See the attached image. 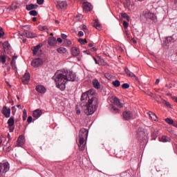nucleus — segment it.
<instances>
[{
  "label": "nucleus",
  "mask_w": 177,
  "mask_h": 177,
  "mask_svg": "<svg viewBox=\"0 0 177 177\" xmlns=\"http://www.w3.org/2000/svg\"><path fill=\"white\" fill-rule=\"evenodd\" d=\"M76 80L75 74L71 71H68L67 68H62L56 72L54 76V80L56 83V87L63 91L66 88V82H74Z\"/></svg>",
  "instance_id": "f257e3e1"
},
{
  "label": "nucleus",
  "mask_w": 177,
  "mask_h": 177,
  "mask_svg": "<svg viewBox=\"0 0 177 177\" xmlns=\"http://www.w3.org/2000/svg\"><path fill=\"white\" fill-rule=\"evenodd\" d=\"M80 100L82 103L86 104V106H84L86 108L84 113L86 115H91L97 109L98 99L91 95L89 91L82 93Z\"/></svg>",
  "instance_id": "f03ea898"
},
{
  "label": "nucleus",
  "mask_w": 177,
  "mask_h": 177,
  "mask_svg": "<svg viewBox=\"0 0 177 177\" xmlns=\"http://www.w3.org/2000/svg\"><path fill=\"white\" fill-rule=\"evenodd\" d=\"M88 130L86 129L85 128H82L80 129V134L78 136V142H77V145H78V148L80 149V151H83L84 150H85V140L87 139L88 137Z\"/></svg>",
  "instance_id": "7ed1b4c3"
},
{
  "label": "nucleus",
  "mask_w": 177,
  "mask_h": 177,
  "mask_svg": "<svg viewBox=\"0 0 177 177\" xmlns=\"http://www.w3.org/2000/svg\"><path fill=\"white\" fill-rule=\"evenodd\" d=\"M122 118L124 121H129L133 119V113L129 110H126L122 112Z\"/></svg>",
  "instance_id": "20e7f679"
},
{
  "label": "nucleus",
  "mask_w": 177,
  "mask_h": 177,
  "mask_svg": "<svg viewBox=\"0 0 177 177\" xmlns=\"http://www.w3.org/2000/svg\"><path fill=\"white\" fill-rule=\"evenodd\" d=\"M9 171V164L8 163H0V176H3V175Z\"/></svg>",
  "instance_id": "39448f33"
},
{
  "label": "nucleus",
  "mask_w": 177,
  "mask_h": 177,
  "mask_svg": "<svg viewBox=\"0 0 177 177\" xmlns=\"http://www.w3.org/2000/svg\"><path fill=\"white\" fill-rule=\"evenodd\" d=\"M143 16H145L146 19H149V20H156L157 19L156 15H154V13L151 12L149 10H145L143 12Z\"/></svg>",
  "instance_id": "423d86ee"
},
{
  "label": "nucleus",
  "mask_w": 177,
  "mask_h": 177,
  "mask_svg": "<svg viewBox=\"0 0 177 177\" xmlns=\"http://www.w3.org/2000/svg\"><path fill=\"white\" fill-rule=\"evenodd\" d=\"M7 123L9 126L10 133H13V131H15V118L13 117L10 118V119L8 120Z\"/></svg>",
  "instance_id": "0eeeda50"
},
{
  "label": "nucleus",
  "mask_w": 177,
  "mask_h": 177,
  "mask_svg": "<svg viewBox=\"0 0 177 177\" xmlns=\"http://www.w3.org/2000/svg\"><path fill=\"white\" fill-rule=\"evenodd\" d=\"M44 64V61L41 59V58H37L32 61L31 66L32 67H39Z\"/></svg>",
  "instance_id": "6e6552de"
},
{
  "label": "nucleus",
  "mask_w": 177,
  "mask_h": 177,
  "mask_svg": "<svg viewBox=\"0 0 177 177\" xmlns=\"http://www.w3.org/2000/svg\"><path fill=\"white\" fill-rule=\"evenodd\" d=\"M56 6L57 9H66L67 8V1H57Z\"/></svg>",
  "instance_id": "1a4fd4ad"
},
{
  "label": "nucleus",
  "mask_w": 177,
  "mask_h": 177,
  "mask_svg": "<svg viewBox=\"0 0 177 177\" xmlns=\"http://www.w3.org/2000/svg\"><path fill=\"white\" fill-rule=\"evenodd\" d=\"M136 136H137L138 140H142L145 138L144 129L142 128L138 129Z\"/></svg>",
  "instance_id": "9d476101"
},
{
  "label": "nucleus",
  "mask_w": 177,
  "mask_h": 177,
  "mask_svg": "<svg viewBox=\"0 0 177 177\" xmlns=\"http://www.w3.org/2000/svg\"><path fill=\"white\" fill-rule=\"evenodd\" d=\"M29 81H30V73L27 72L25 73V75H24V76H22L21 82H22V84H28Z\"/></svg>",
  "instance_id": "9b49d317"
},
{
  "label": "nucleus",
  "mask_w": 177,
  "mask_h": 177,
  "mask_svg": "<svg viewBox=\"0 0 177 177\" xmlns=\"http://www.w3.org/2000/svg\"><path fill=\"white\" fill-rule=\"evenodd\" d=\"M2 112L6 118H9L10 117L11 109L7 108V106H3Z\"/></svg>",
  "instance_id": "f8f14e48"
},
{
  "label": "nucleus",
  "mask_w": 177,
  "mask_h": 177,
  "mask_svg": "<svg viewBox=\"0 0 177 177\" xmlns=\"http://www.w3.org/2000/svg\"><path fill=\"white\" fill-rule=\"evenodd\" d=\"M83 9L86 12H91V10H92L91 5L89 3V2L83 3Z\"/></svg>",
  "instance_id": "ddd939ff"
},
{
  "label": "nucleus",
  "mask_w": 177,
  "mask_h": 177,
  "mask_svg": "<svg viewBox=\"0 0 177 177\" xmlns=\"http://www.w3.org/2000/svg\"><path fill=\"white\" fill-rule=\"evenodd\" d=\"M36 91H37L40 94H44L46 93V88L44 86L39 85L36 86Z\"/></svg>",
  "instance_id": "4468645a"
},
{
  "label": "nucleus",
  "mask_w": 177,
  "mask_h": 177,
  "mask_svg": "<svg viewBox=\"0 0 177 177\" xmlns=\"http://www.w3.org/2000/svg\"><path fill=\"white\" fill-rule=\"evenodd\" d=\"M56 38L55 37H49L48 39V44L50 45V46H55V44H56Z\"/></svg>",
  "instance_id": "2eb2a0df"
},
{
  "label": "nucleus",
  "mask_w": 177,
  "mask_h": 177,
  "mask_svg": "<svg viewBox=\"0 0 177 177\" xmlns=\"http://www.w3.org/2000/svg\"><path fill=\"white\" fill-rule=\"evenodd\" d=\"M37 8H38V5L37 4L30 3V4L26 5V10H32L34 9H37Z\"/></svg>",
  "instance_id": "dca6fc26"
},
{
  "label": "nucleus",
  "mask_w": 177,
  "mask_h": 177,
  "mask_svg": "<svg viewBox=\"0 0 177 177\" xmlns=\"http://www.w3.org/2000/svg\"><path fill=\"white\" fill-rule=\"evenodd\" d=\"M33 118H40L41 115V111L39 109H36L33 111Z\"/></svg>",
  "instance_id": "f3484780"
},
{
  "label": "nucleus",
  "mask_w": 177,
  "mask_h": 177,
  "mask_svg": "<svg viewBox=\"0 0 177 177\" xmlns=\"http://www.w3.org/2000/svg\"><path fill=\"white\" fill-rule=\"evenodd\" d=\"M124 73H126L127 75H128V77H136V79L137 78L136 75H134V73L131 71H129V69H128L127 68H124Z\"/></svg>",
  "instance_id": "a211bd4d"
},
{
  "label": "nucleus",
  "mask_w": 177,
  "mask_h": 177,
  "mask_svg": "<svg viewBox=\"0 0 177 177\" xmlns=\"http://www.w3.org/2000/svg\"><path fill=\"white\" fill-rule=\"evenodd\" d=\"M113 103H114V104L118 106V107H120V109L122 108V104L120 103V99H118V97H114V98H113Z\"/></svg>",
  "instance_id": "6ab92c4d"
},
{
  "label": "nucleus",
  "mask_w": 177,
  "mask_h": 177,
  "mask_svg": "<svg viewBox=\"0 0 177 177\" xmlns=\"http://www.w3.org/2000/svg\"><path fill=\"white\" fill-rule=\"evenodd\" d=\"M71 53L73 56H78V55H80V48H77L76 47H73L71 49Z\"/></svg>",
  "instance_id": "aec40b11"
},
{
  "label": "nucleus",
  "mask_w": 177,
  "mask_h": 177,
  "mask_svg": "<svg viewBox=\"0 0 177 177\" xmlns=\"http://www.w3.org/2000/svg\"><path fill=\"white\" fill-rule=\"evenodd\" d=\"M17 146L18 147H21L24 145V136H19L17 139Z\"/></svg>",
  "instance_id": "412c9836"
},
{
  "label": "nucleus",
  "mask_w": 177,
  "mask_h": 177,
  "mask_svg": "<svg viewBox=\"0 0 177 177\" xmlns=\"http://www.w3.org/2000/svg\"><path fill=\"white\" fill-rule=\"evenodd\" d=\"M93 27H95V28H96L97 30H100V28H102V25L99 23V20H94Z\"/></svg>",
  "instance_id": "4be33fe9"
},
{
  "label": "nucleus",
  "mask_w": 177,
  "mask_h": 177,
  "mask_svg": "<svg viewBox=\"0 0 177 177\" xmlns=\"http://www.w3.org/2000/svg\"><path fill=\"white\" fill-rule=\"evenodd\" d=\"M92 84L93 85V87L95 88V89H100V84L97 80H93L92 82Z\"/></svg>",
  "instance_id": "5701e85b"
},
{
  "label": "nucleus",
  "mask_w": 177,
  "mask_h": 177,
  "mask_svg": "<svg viewBox=\"0 0 177 177\" xmlns=\"http://www.w3.org/2000/svg\"><path fill=\"white\" fill-rule=\"evenodd\" d=\"M170 140V138L166 136H162V138H160V141L164 143L169 142Z\"/></svg>",
  "instance_id": "b1692460"
},
{
  "label": "nucleus",
  "mask_w": 177,
  "mask_h": 177,
  "mask_svg": "<svg viewBox=\"0 0 177 177\" xmlns=\"http://www.w3.org/2000/svg\"><path fill=\"white\" fill-rule=\"evenodd\" d=\"M41 46H42L41 44H39L33 47V49H32L33 55H37V53H38V50H39V48H41Z\"/></svg>",
  "instance_id": "393cba45"
},
{
  "label": "nucleus",
  "mask_w": 177,
  "mask_h": 177,
  "mask_svg": "<svg viewBox=\"0 0 177 177\" xmlns=\"http://www.w3.org/2000/svg\"><path fill=\"white\" fill-rule=\"evenodd\" d=\"M17 59V55L15 54L12 56V59L11 61V66L12 67H16V60Z\"/></svg>",
  "instance_id": "a878e982"
},
{
  "label": "nucleus",
  "mask_w": 177,
  "mask_h": 177,
  "mask_svg": "<svg viewBox=\"0 0 177 177\" xmlns=\"http://www.w3.org/2000/svg\"><path fill=\"white\" fill-rule=\"evenodd\" d=\"M149 116H150L151 120H153V121H158V117L153 112H149Z\"/></svg>",
  "instance_id": "bb28decb"
},
{
  "label": "nucleus",
  "mask_w": 177,
  "mask_h": 177,
  "mask_svg": "<svg viewBox=\"0 0 177 177\" xmlns=\"http://www.w3.org/2000/svg\"><path fill=\"white\" fill-rule=\"evenodd\" d=\"M57 51L58 52V53H60L62 55L67 52V48L64 47H59L57 49Z\"/></svg>",
  "instance_id": "cd10ccee"
},
{
  "label": "nucleus",
  "mask_w": 177,
  "mask_h": 177,
  "mask_svg": "<svg viewBox=\"0 0 177 177\" xmlns=\"http://www.w3.org/2000/svg\"><path fill=\"white\" fill-rule=\"evenodd\" d=\"M25 34L27 38H35L36 37L35 33L34 32H26Z\"/></svg>",
  "instance_id": "c85d7f7f"
},
{
  "label": "nucleus",
  "mask_w": 177,
  "mask_h": 177,
  "mask_svg": "<svg viewBox=\"0 0 177 177\" xmlns=\"http://www.w3.org/2000/svg\"><path fill=\"white\" fill-rule=\"evenodd\" d=\"M3 48L4 50H8V49L10 48V44H9L8 41H5L3 44Z\"/></svg>",
  "instance_id": "c756f323"
},
{
  "label": "nucleus",
  "mask_w": 177,
  "mask_h": 177,
  "mask_svg": "<svg viewBox=\"0 0 177 177\" xmlns=\"http://www.w3.org/2000/svg\"><path fill=\"white\" fill-rule=\"evenodd\" d=\"M27 120V110L24 109L22 111V120L26 121Z\"/></svg>",
  "instance_id": "7c9ffc66"
},
{
  "label": "nucleus",
  "mask_w": 177,
  "mask_h": 177,
  "mask_svg": "<svg viewBox=\"0 0 177 177\" xmlns=\"http://www.w3.org/2000/svg\"><path fill=\"white\" fill-rule=\"evenodd\" d=\"M112 85H113V86H115V88H118L120 86V82L119 80H115L112 82Z\"/></svg>",
  "instance_id": "2f4dec72"
},
{
  "label": "nucleus",
  "mask_w": 177,
  "mask_h": 177,
  "mask_svg": "<svg viewBox=\"0 0 177 177\" xmlns=\"http://www.w3.org/2000/svg\"><path fill=\"white\" fill-rule=\"evenodd\" d=\"M39 30L40 31H46V32H48V26H39Z\"/></svg>",
  "instance_id": "473e14b6"
},
{
  "label": "nucleus",
  "mask_w": 177,
  "mask_h": 177,
  "mask_svg": "<svg viewBox=\"0 0 177 177\" xmlns=\"http://www.w3.org/2000/svg\"><path fill=\"white\" fill-rule=\"evenodd\" d=\"M19 7H17V3H13L10 7V10H16Z\"/></svg>",
  "instance_id": "72a5a7b5"
},
{
  "label": "nucleus",
  "mask_w": 177,
  "mask_h": 177,
  "mask_svg": "<svg viewBox=\"0 0 177 177\" xmlns=\"http://www.w3.org/2000/svg\"><path fill=\"white\" fill-rule=\"evenodd\" d=\"M29 15H30V16H37L38 15V12L35 10H32L29 12Z\"/></svg>",
  "instance_id": "f704fd0d"
},
{
  "label": "nucleus",
  "mask_w": 177,
  "mask_h": 177,
  "mask_svg": "<svg viewBox=\"0 0 177 177\" xmlns=\"http://www.w3.org/2000/svg\"><path fill=\"white\" fill-rule=\"evenodd\" d=\"M165 42L166 44H169V42H174V39L172 38V37H168L166 38Z\"/></svg>",
  "instance_id": "c9c22d12"
},
{
  "label": "nucleus",
  "mask_w": 177,
  "mask_h": 177,
  "mask_svg": "<svg viewBox=\"0 0 177 177\" xmlns=\"http://www.w3.org/2000/svg\"><path fill=\"white\" fill-rule=\"evenodd\" d=\"M78 42H80V44H81V45H85V44H86L88 41H86V39H78Z\"/></svg>",
  "instance_id": "e433bc0d"
},
{
  "label": "nucleus",
  "mask_w": 177,
  "mask_h": 177,
  "mask_svg": "<svg viewBox=\"0 0 177 177\" xmlns=\"http://www.w3.org/2000/svg\"><path fill=\"white\" fill-rule=\"evenodd\" d=\"M111 110L113 112V113H120V109H117L115 106H112Z\"/></svg>",
  "instance_id": "4c0bfd02"
},
{
  "label": "nucleus",
  "mask_w": 177,
  "mask_h": 177,
  "mask_svg": "<svg viewBox=\"0 0 177 177\" xmlns=\"http://www.w3.org/2000/svg\"><path fill=\"white\" fill-rule=\"evenodd\" d=\"M165 121H166V122L168 123V124H172L174 123V120H172L171 119H170L169 118L165 119Z\"/></svg>",
  "instance_id": "58836bf2"
},
{
  "label": "nucleus",
  "mask_w": 177,
  "mask_h": 177,
  "mask_svg": "<svg viewBox=\"0 0 177 177\" xmlns=\"http://www.w3.org/2000/svg\"><path fill=\"white\" fill-rule=\"evenodd\" d=\"M122 17H123V19H127V20H128V21H129V16H128V14L127 13H122L121 15Z\"/></svg>",
  "instance_id": "ea45409f"
},
{
  "label": "nucleus",
  "mask_w": 177,
  "mask_h": 177,
  "mask_svg": "<svg viewBox=\"0 0 177 177\" xmlns=\"http://www.w3.org/2000/svg\"><path fill=\"white\" fill-rule=\"evenodd\" d=\"M100 64L101 66H107V63H106V62H104V59H101L100 60Z\"/></svg>",
  "instance_id": "a19ab883"
},
{
  "label": "nucleus",
  "mask_w": 177,
  "mask_h": 177,
  "mask_svg": "<svg viewBox=\"0 0 177 177\" xmlns=\"http://www.w3.org/2000/svg\"><path fill=\"white\" fill-rule=\"evenodd\" d=\"M122 89H128L129 88V84H122Z\"/></svg>",
  "instance_id": "79ce46f5"
},
{
  "label": "nucleus",
  "mask_w": 177,
  "mask_h": 177,
  "mask_svg": "<svg viewBox=\"0 0 177 177\" xmlns=\"http://www.w3.org/2000/svg\"><path fill=\"white\" fill-rule=\"evenodd\" d=\"M64 44H65V45H67L68 46H70V45L72 44V42L70 40L66 39L64 41Z\"/></svg>",
  "instance_id": "37998d69"
},
{
  "label": "nucleus",
  "mask_w": 177,
  "mask_h": 177,
  "mask_svg": "<svg viewBox=\"0 0 177 177\" xmlns=\"http://www.w3.org/2000/svg\"><path fill=\"white\" fill-rule=\"evenodd\" d=\"M129 26V24H128V22H127L126 21H123V27L124 28H128Z\"/></svg>",
  "instance_id": "c03bdc74"
},
{
  "label": "nucleus",
  "mask_w": 177,
  "mask_h": 177,
  "mask_svg": "<svg viewBox=\"0 0 177 177\" xmlns=\"http://www.w3.org/2000/svg\"><path fill=\"white\" fill-rule=\"evenodd\" d=\"M0 62L1 63H6V58L4 57V56H2L1 58H0Z\"/></svg>",
  "instance_id": "a18cd8bd"
},
{
  "label": "nucleus",
  "mask_w": 177,
  "mask_h": 177,
  "mask_svg": "<svg viewBox=\"0 0 177 177\" xmlns=\"http://www.w3.org/2000/svg\"><path fill=\"white\" fill-rule=\"evenodd\" d=\"M44 2H45V0H37V3L38 5H44Z\"/></svg>",
  "instance_id": "49530a36"
},
{
  "label": "nucleus",
  "mask_w": 177,
  "mask_h": 177,
  "mask_svg": "<svg viewBox=\"0 0 177 177\" xmlns=\"http://www.w3.org/2000/svg\"><path fill=\"white\" fill-rule=\"evenodd\" d=\"M26 120H27V122L29 124L32 122V117H31V116L28 117V119H26Z\"/></svg>",
  "instance_id": "de8ad7c7"
},
{
  "label": "nucleus",
  "mask_w": 177,
  "mask_h": 177,
  "mask_svg": "<svg viewBox=\"0 0 177 177\" xmlns=\"http://www.w3.org/2000/svg\"><path fill=\"white\" fill-rule=\"evenodd\" d=\"M125 6H127V8H129L131 6V1L127 0Z\"/></svg>",
  "instance_id": "09e8293b"
},
{
  "label": "nucleus",
  "mask_w": 177,
  "mask_h": 177,
  "mask_svg": "<svg viewBox=\"0 0 177 177\" xmlns=\"http://www.w3.org/2000/svg\"><path fill=\"white\" fill-rule=\"evenodd\" d=\"M4 35H5V32L2 31V28H0V38H2V37H3Z\"/></svg>",
  "instance_id": "8fccbe9b"
},
{
  "label": "nucleus",
  "mask_w": 177,
  "mask_h": 177,
  "mask_svg": "<svg viewBox=\"0 0 177 177\" xmlns=\"http://www.w3.org/2000/svg\"><path fill=\"white\" fill-rule=\"evenodd\" d=\"M78 36H79V37H84V32H82V31H79V32H78Z\"/></svg>",
  "instance_id": "3c124183"
},
{
  "label": "nucleus",
  "mask_w": 177,
  "mask_h": 177,
  "mask_svg": "<svg viewBox=\"0 0 177 177\" xmlns=\"http://www.w3.org/2000/svg\"><path fill=\"white\" fill-rule=\"evenodd\" d=\"M164 104L166 105L167 107H170L169 102H167L166 101H164Z\"/></svg>",
  "instance_id": "603ef678"
},
{
  "label": "nucleus",
  "mask_w": 177,
  "mask_h": 177,
  "mask_svg": "<svg viewBox=\"0 0 177 177\" xmlns=\"http://www.w3.org/2000/svg\"><path fill=\"white\" fill-rule=\"evenodd\" d=\"M57 42H59V44H62V42H63V40H62V38H60V37H58V38L57 39Z\"/></svg>",
  "instance_id": "864d4df0"
},
{
  "label": "nucleus",
  "mask_w": 177,
  "mask_h": 177,
  "mask_svg": "<svg viewBox=\"0 0 177 177\" xmlns=\"http://www.w3.org/2000/svg\"><path fill=\"white\" fill-rule=\"evenodd\" d=\"M62 38H63V39H66V38H67V35L65 34H62Z\"/></svg>",
  "instance_id": "5fc2aeb1"
},
{
  "label": "nucleus",
  "mask_w": 177,
  "mask_h": 177,
  "mask_svg": "<svg viewBox=\"0 0 177 177\" xmlns=\"http://www.w3.org/2000/svg\"><path fill=\"white\" fill-rule=\"evenodd\" d=\"M171 124H173V127H177V122H174Z\"/></svg>",
  "instance_id": "6e6d98bb"
},
{
  "label": "nucleus",
  "mask_w": 177,
  "mask_h": 177,
  "mask_svg": "<svg viewBox=\"0 0 177 177\" xmlns=\"http://www.w3.org/2000/svg\"><path fill=\"white\" fill-rule=\"evenodd\" d=\"M172 100H173V101H174V102L177 103V97H173Z\"/></svg>",
  "instance_id": "4d7b16f0"
},
{
  "label": "nucleus",
  "mask_w": 177,
  "mask_h": 177,
  "mask_svg": "<svg viewBox=\"0 0 177 177\" xmlns=\"http://www.w3.org/2000/svg\"><path fill=\"white\" fill-rule=\"evenodd\" d=\"M160 83V80H156V81L155 82V85H158Z\"/></svg>",
  "instance_id": "13d9d810"
},
{
  "label": "nucleus",
  "mask_w": 177,
  "mask_h": 177,
  "mask_svg": "<svg viewBox=\"0 0 177 177\" xmlns=\"http://www.w3.org/2000/svg\"><path fill=\"white\" fill-rule=\"evenodd\" d=\"M76 114H77V115L81 114V111L80 110H77L76 111Z\"/></svg>",
  "instance_id": "bf43d9fd"
},
{
  "label": "nucleus",
  "mask_w": 177,
  "mask_h": 177,
  "mask_svg": "<svg viewBox=\"0 0 177 177\" xmlns=\"http://www.w3.org/2000/svg\"><path fill=\"white\" fill-rule=\"evenodd\" d=\"M168 172H169L168 169L165 170V174H164V175H167V174H168Z\"/></svg>",
  "instance_id": "052dcab7"
},
{
  "label": "nucleus",
  "mask_w": 177,
  "mask_h": 177,
  "mask_svg": "<svg viewBox=\"0 0 177 177\" xmlns=\"http://www.w3.org/2000/svg\"><path fill=\"white\" fill-rule=\"evenodd\" d=\"M132 41H133V44H136L137 43L136 39H135V38H133Z\"/></svg>",
  "instance_id": "680f3d73"
},
{
  "label": "nucleus",
  "mask_w": 177,
  "mask_h": 177,
  "mask_svg": "<svg viewBox=\"0 0 177 177\" xmlns=\"http://www.w3.org/2000/svg\"><path fill=\"white\" fill-rule=\"evenodd\" d=\"M88 46L89 48H92V46H93V44L92 43H89Z\"/></svg>",
  "instance_id": "e2e57ef3"
},
{
  "label": "nucleus",
  "mask_w": 177,
  "mask_h": 177,
  "mask_svg": "<svg viewBox=\"0 0 177 177\" xmlns=\"http://www.w3.org/2000/svg\"><path fill=\"white\" fill-rule=\"evenodd\" d=\"M82 30H86V26L83 25V26H82Z\"/></svg>",
  "instance_id": "0e129e2a"
},
{
  "label": "nucleus",
  "mask_w": 177,
  "mask_h": 177,
  "mask_svg": "<svg viewBox=\"0 0 177 177\" xmlns=\"http://www.w3.org/2000/svg\"><path fill=\"white\" fill-rule=\"evenodd\" d=\"M17 107L19 109H21V105H17Z\"/></svg>",
  "instance_id": "69168bd1"
},
{
  "label": "nucleus",
  "mask_w": 177,
  "mask_h": 177,
  "mask_svg": "<svg viewBox=\"0 0 177 177\" xmlns=\"http://www.w3.org/2000/svg\"><path fill=\"white\" fill-rule=\"evenodd\" d=\"M32 20V21H35L37 20V17H33Z\"/></svg>",
  "instance_id": "338daca9"
},
{
  "label": "nucleus",
  "mask_w": 177,
  "mask_h": 177,
  "mask_svg": "<svg viewBox=\"0 0 177 177\" xmlns=\"http://www.w3.org/2000/svg\"><path fill=\"white\" fill-rule=\"evenodd\" d=\"M84 52H85L87 55H89V53H90V52L88 51V50H85Z\"/></svg>",
  "instance_id": "774afa93"
}]
</instances>
